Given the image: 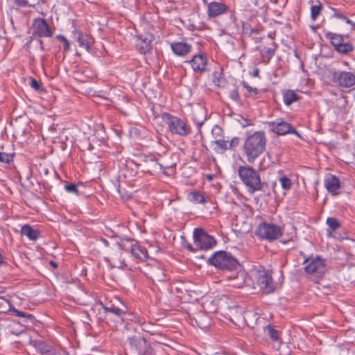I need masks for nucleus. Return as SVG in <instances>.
Instances as JSON below:
<instances>
[{"mask_svg":"<svg viewBox=\"0 0 355 355\" xmlns=\"http://www.w3.org/2000/svg\"><path fill=\"white\" fill-rule=\"evenodd\" d=\"M193 237L194 244L201 250H209L216 243L214 238L207 234L202 229H194Z\"/></svg>","mask_w":355,"mask_h":355,"instance_id":"nucleus-7","label":"nucleus"},{"mask_svg":"<svg viewBox=\"0 0 355 355\" xmlns=\"http://www.w3.org/2000/svg\"><path fill=\"white\" fill-rule=\"evenodd\" d=\"M207 120L206 110L203 107H198L193 113V121L200 129Z\"/></svg>","mask_w":355,"mask_h":355,"instance_id":"nucleus-18","label":"nucleus"},{"mask_svg":"<svg viewBox=\"0 0 355 355\" xmlns=\"http://www.w3.org/2000/svg\"><path fill=\"white\" fill-rule=\"evenodd\" d=\"M16 5L20 6V7H25L28 5V1L27 0H14Z\"/></svg>","mask_w":355,"mask_h":355,"instance_id":"nucleus-44","label":"nucleus"},{"mask_svg":"<svg viewBox=\"0 0 355 355\" xmlns=\"http://www.w3.org/2000/svg\"><path fill=\"white\" fill-rule=\"evenodd\" d=\"M256 0H250L251 2H254L255 4L256 3L254 2Z\"/></svg>","mask_w":355,"mask_h":355,"instance_id":"nucleus-59","label":"nucleus"},{"mask_svg":"<svg viewBox=\"0 0 355 355\" xmlns=\"http://www.w3.org/2000/svg\"><path fill=\"white\" fill-rule=\"evenodd\" d=\"M254 279L259 289L264 293H270L275 289V285L271 275L266 270H257Z\"/></svg>","mask_w":355,"mask_h":355,"instance_id":"nucleus-6","label":"nucleus"},{"mask_svg":"<svg viewBox=\"0 0 355 355\" xmlns=\"http://www.w3.org/2000/svg\"><path fill=\"white\" fill-rule=\"evenodd\" d=\"M327 36L330 40L331 43L335 46L336 49L343 43V40L341 35L329 33L327 34Z\"/></svg>","mask_w":355,"mask_h":355,"instance_id":"nucleus-27","label":"nucleus"},{"mask_svg":"<svg viewBox=\"0 0 355 355\" xmlns=\"http://www.w3.org/2000/svg\"><path fill=\"white\" fill-rule=\"evenodd\" d=\"M267 124L269 130L278 135L295 134L299 136V133L295 130V128L282 119H277L275 121L268 122Z\"/></svg>","mask_w":355,"mask_h":355,"instance_id":"nucleus-9","label":"nucleus"},{"mask_svg":"<svg viewBox=\"0 0 355 355\" xmlns=\"http://www.w3.org/2000/svg\"><path fill=\"white\" fill-rule=\"evenodd\" d=\"M332 81L340 87L349 88L355 85V74L351 71L337 70L332 74Z\"/></svg>","mask_w":355,"mask_h":355,"instance_id":"nucleus-8","label":"nucleus"},{"mask_svg":"<svg viewBox=\"0 0 355 355\" xmlns=\"http://www.w3.org/2000/svg\"><path fill=\"white\" fill-rule=\"evenodd\" d=\"M259 74V70L258 69H256L254 71V76H257Z\"/></svg>","mask_w":355,"mask_h":355,"instance_id":"nucleus-53","label":"nucleus"},{"mask_svg":"<svg viewBox=\"0 0 355 355\" xmlns=\"http://www.w3.org/2000/svg\"><path fill=\"white\" fill-rule=\"evenodd\" d=\"M105 310L107 313H112L119 317H122L128 311V309L125 306L124 309H120L114 305L105 307Z\"/></svg>","mask_w":355,"mask_h":355,"instance_id":"nucleus-26","label":"nucleus"},{"mask_svg":"<svg viewBox=\"0 0 355 355\" xmlns=\"http://www.w3.org/2000/svg\"><path fill=\"white\" fill-rule=\"evenodd\" d=\"M101 241L105 245V246H106V247L109 246V242L106 239H101Z\"/></svg>","mask_w":355,"mask_h":355,"instance_id":"nucleus-49","label":"nucleus"},{"mask_svg":"<svg viewBox=\"0 0 355 355\" xmlns=\"http://www.w3.org/2000/svg\"><path fill=\"white\" fill-rule=\"evenodd\" d=\"M137 355H154V353L152 349H147L143 354L140 352Z\"/></svg>","mask_w":355,"mask_h":355,"instance_id":"nucleus-46","label":"nucleus"},{"mask_svg":"<svg viewBox=\"0 0 355 355\" xmlns=\"http://www.w3.org/2000/svg\"><path fill=\"white\" fill-rule=\"evenodd\" d=\"M38 41H39L40 45H41V48L43 49V42H42V41L41 40H39Z\"/></svg>","mask_w":355,"mask_h":355,"instance_id":"nucleus-55","label":"nucleus"},{"mask_svg":"<svg viewBox=\"0 0 355 355\" xmlns=\"http://www.w3.org/2000/svg\"><path fill=\"white\" fill-rule=\"evenodd\" d=\"M304 263H307L305 266V271L310 275L320 276L325 271L324 260L320 257H315L307 259Z\"/></svg>","mask_w":355,"mask_h":355,"instance_id":"nucleus-11","label":"nucleus"},{"mask_svg":"<svg viewBox=\"0 0 355 355\" xmlns=\"http://www.w3.org/2000/svg\"><path fill=\"white\" fill-rule=\"evenodd\" d=\"M12 312L15 314V315L18 316V317H26V316H27L26 313L20 311H19L17 309L12 310ZM28 317H31V315H28Z\"/></svg>","mask_w":355,"mask_h":355,"instance_id":"nucleus-43","label":"nucleus"},{"mask_svg":"<svg viewBox=\"0 0 355 355\" xmlns=\"http://www.w3.org/2000/svg\"><path fill=\"white\" fill-rule=\"evenodd\" d=\"M324 185L331 195L336 196L339 193L340 182L336 175L331 173L327 174L324 178Z\"/></svg>","mask_w":355,"mask_h":355,"instance_id":"nucleus-14","label":"nucleus"},{"mask_svg":"<svg viewBox=\"0 0 355 355\" xmlns=\"http://www.w3.org/2000/svg\"><path fill=\"white\" fill-rule=\"evenodd\" d=\"M215 143L218 148H220L222 151H225L230 148L229 141H227L219 139L216 141Z\"/></svg>","mask_w":355,"mask_h":355,"instance_id":"nucleus-35","label":"nucleus"},{"mask_svg":"<svg viewBox=\"0 0 355 355\" xmlns=\"http://www.w3.org/2000/svg\"><path fill=\"white\" fill-rule=\"evenodd\" d=\"M255 234L262 239L272 241L282 235V229L277 225L263 222L257 227Z\"/></svg>","mask_w":355,"mask_h":355,"instance_id":"nucleus-5","label":"nucleus"},{"mask_svg":"<svg viewBox=\"0 0 355 355\" xmlns=\"http://www.w3.org/2000/svg\"><path fill=\"white\" fill-rule=\"evenodd\" d=\"M326 223L333 231L336 230L340 226L339 221L336 218L332 217L327 218Z\"/></svg>","mask_w":355,"mask_h":355,"instance_id":"nucleus-29","label":"nucleus"},{"mask_svg":"<svg viewBox=\"0 0 355 355\" xmlns=\"http://www.w3.org/2000/svg\"><path fill=\"white\" fill-rule=\"evenodd\" d=\"M3 262V257H2L1 254H0V265L2 264Z\"/></svg>","mask_w":355,"mask_h":355,"instance_id":"nucleus-54","label":"nucleus"},{"mask_svg":"<svg viewBox=\"0 0 355 355\" xmlns=\"http://www.w3.org/2000/svg\"><path fill=\"white\" fill-rule=\"evenodd\" d=\"M243 86L250 94H253L254 95H257L259 94L258 89L257 88L252 87L246 82L243 83Z\"/></svg>","mask_w":355,"mask_h":355,"instance_id":"nucleus-40","label":"nucleus"},{"mask_svg":"<svg viewBox=\"0 0 355 355\" xmlns=\"http://www.w3.org/2000/svg\"><path fill=\"white\" fill-rule=\"evenodd\" d=\"M239 144V138L234 137L230 141H229L230 148L236 147Z\"/></svg>","mask_w":355,"mask_h":355,"instance_id":"nucleus-41","label":"nucleus"},{"mask_svg":"<svg viewBox=\"0 0 355 355\" xmlns=\"http://www.w3.org/2000/svg\"><path fill=\"white\" fill-rule=\"evenodd\" d=\"M279 182L284 190H288L292 185L291 180L286 176L280 178Z\"/></svg>","mask_w":355,"mask_h":355,"instance_id":"nucleus-33","label":"nucleus"},{"mask_svg":"<svg viewBox=\"0 0 355 355\" xmlns=\"http://www.w3.org/2000/svg\"><path fill=\"white\" fill-rule=\"evenodd\" d=\"M167 123L170 130L174 134L187 136L190 132V128L185 122L176 116H169Z\"/></svg>","mask_w":355,"mask_h":355,"instance_id":"nucleus-12","label":"nucleus"},{"mask_svg":"<svg viewBox=\"0 0 355 355\" xmlns=\"http://www.w3.org/2000/svg\"><path fill=\"white\" fill-rule=\"evenodd\" d=\"M34 347L37 352L40 354V355H49L51 347L42 341H35Z\"/></svg>","mask_w":355,"mask_h":355,"instance_id":"nucleus-23","label":"nucleus"},{"mask_svg":"<svg viewBox=\"0 0 355 355\" xmlns=\"http://www.w3.org/2000/svg\"><path fill=\"white\" fill-rule=\"evenodd\" d=\"M30 85L35 91L40 92L43 90L42 85L35 78L31 79Z\"/></svg>","mask_w":355,"mask_h":355,"instance_id":"nucleus-36","label":"nucleus"},{"mask_svg":"<svg viewBox=\"0 0 355 355\" xmlns=\"http://www.w3.org/2000/svg\"><path fill=\"white\" fill-rule=\"evenodd\" d=\"M131 254L135 258L144 261L148 258V252L145 248L139 245H132Z\"/></svg>","mask_w":355,"mask_h":355,"instance_id":"nucleus-21","label":"nucleus"},{"mask_svg":"<svg viewBox=\"0 0 355 355\" xmlns=\"http://www.w3.org/2000/svg\"><path fill=\"white\" fill-rule=\"evenodd\" d=\"M352 25L353 26L352 29L354 30L355 29V23L352 22Z\"/></svg>","mask_w":355,"mask_h":355,"instance_id":"nucleus-58","label":"nucleus"},{"mask_svg":"<svg viewBox=\"0 0 355 355\" xmlns=\"http://www.w3.org/2000/svg\"><path fill=\"white\" fill-rule=\"evenodd\" d=\"M125 266V263H124V261H121L119 264V266H117L116 267L117 268H123L124 266Z\"/></svg>","mask_w":355,"mask_h":355,"instance_id":"nucleus-51","label":"nucleus"},{"mask_svg":"<svg viewBox=\"0 0 355 355\" xmlns=\"http://www.w3.org/2000/svg\"><path fill=\"white\" fill-rule=\"evenodd\" d=\"M336 49L340 53H347L352 51L353 47L350 44L342 43Z\"/></svg>","mask_w":355,"mask_h":355,"instance_id":"nucleus-32","label":"nucleus"},{"mask_svg":"<svg viewBox=\"0 0 355 355\" xmlns=\"http://www.w3.org/2000/svg\"><path fill=\"white\" fill-rule=\"evenodd\" d=\"M33 36L39 37H50L53 32L45 19L42 18L35 19L32 25Z\"/></svg>","mask_w":355,"mask_h":355,"instance_id":"nucleus-13","label":"nucleus"},{"mask_svg":"<svg viewBox=\"0 0 355 355\" xmlns=\"http://www.w3.org/2000/svg\"><path fill=\"white\" fill-rule=\"evenodd\" d=\"M0 162L5 164H10L12 162V155L6 153H0Z\"/></svg>","mask_w":355,"mask_h":355,"instance_id":"nucleus-34","label":"nucleus"},{"mask_svg":"<svg viewBox=\"0 0 355 355\" xmlns=\"http://www.w3.org/2000/svg\"><path fill=\"white\" fill-rule=\"evenodd\" d=\"M344 20L346 21V23H347V24H351V25H352V20H350L349 19H348V18H347V17H346V19H345Z\"/></svg>","mask_w":355,"mask_h":355,"instance_id":"nucleus-52","label":"nucleus"},{"mask_svg":"<svg viewBox=\"0 0 355 355\" xmlns=\"http://www.w3.org/2000/svg\"><path fill=\"white\" fill-rule=\"evenodd\" d=\"M187 249H188L191 252H195L194 248L192 246L191 244H187L186 245Z\"/></svg>","mask_w":355,"mask_h":355,"instance_id":"nucleus-48","label":"nucleus"},{"mask_svg":"<svg viewBox=\"0 0 355 355\" xmlns=\"http://www.w3.org/2000/svg\"><path fill=\"white\" fill-rule=\"evenodd\" d=\"M64 189L69 193H72L75 194H77L78 192L77 186L74 184H66L64 186Z\"/></svg>","mask_w":355,"mask_h":355,"instance_id":"nucleus-39","label":"nucleus"},{"mask_svg":"<svg viewBox=\"0 0 355 355\" xmlns=\"http://www.w3.org/2000/svg\"><path fill=\"white\" fill-rule=\"evenodd\" d=\"M332 10L334 11V16L338 19H346V17L344 16L342 13L338 12L336 9L332 8Z\"/></svg>","mask_w":355,"mask_h":355,"instance_id":"nucleus-42","label":"nucleus"},{"mask_svg":"<svg viewBox=\"0 0 355 355\" xmlns=\"http://www.w3.org/2000/svg\"><path fill=\"white\" fill-rule=\"evenodd\" d=\"M51 264L53 266V267H56L57 265L53 262V261H51Z\"/></svg>","mask_w":355,"mask_h":355,"instance_id":"nucleus-57","label":"nucleus"},{"mask_svg":"<svg viewBox=\"0 0 355 355\" xmlns=\"http://www.w3.org/2000/svg\"><path fill=\"white\" fill-rule=\"evenodd\" d=\"M263 333L266 336H268L273 341L279 340V333L278 331L275 329L272 326L267 325L263 327Z\"/></svg>","mask_w":355,"mask_h":355,"instance_id":"nucleus-25","label":"nucleus"},{"mask_svg":"<svg viewBox=\"0 0 355 355\" xmlns=\"http://www.w3.org/2000/svg\"><path fill=\"white\" fill-rule=\"evenodd\" d=\"M63 44H64L63 51L64 53H67L68 51H70V43H69V40H67Z\"/></svg>","mask_w":355,"mask_h":355,"instance_id":"nucleus-45","label":"nucleus"},{"mask_svg":"<svg viewBox=\"0 0 355 355\" xmlns=\"http://www.w3.org/2000/svg\"><path fill=\"white\" fill-rule=\"evenodd\" d=\"M188 62L195 72L202 73L206 71L207 59L203 53L194 55Z\"/></svg>","mask_w":355,"mask_h":355,"instance_id":"nucleus-15","label":"nucleus"},{"mask_svg":"<svg viewBox=\"0 0 355 355\" xmlns=\"http://www.w3.org/2000/svg\"><path fill=\"white\" fill-rule=\"evenodd\" d=\"M241 125H242L243 127H246V126L252 125V123H249L248 121L245 120V122L244 123H241Z\"/></svg>","mask_w":355,"mask_h":355,"instance_id":"nucleus-50","label":"nucleus"},{"mask_svg":"<svg viewBox=\"0 0 355 355\" xmlns=\"http://www.w3.org/2000/svg\"><path fill=\"white\" fill-rule=\"evenodd\" d=\"M239 178L248 187V191L253 193L262 189V183L257 172L250 166H241L238 169Z\"/></svg>","mask_w":355,"mask_h":355,"instance_id":"nucleus-2","label":"nucleus"},{"mask_svg":"<svg viewBox=\"0 0 355 355\" xmlns=\"http://www.w3.org/2000/svg\"><path fill=\"white\" fill-rule=\"evenodd\" d=\"M207 15L209 19L216 18L220 16H227L228 20L221 25L227 26L233 22V15L230 7L222 1H212L207 3Z\"/></svg>","mask_w":355,"mask_h":355,"instance_id":"nucleus-3","label":"nucleus"},{"mask_svg":"<svg viewBox=\"0 0 355 355\" xmlns=\"http://www.w3.org/2000/svg\"><path fill=\"white\" fill-rule=\"evenodd\" d=\"M322 9V5L318 3V5H313L311 7V17L313 20H315L318 16L320 15Z\"/></svg>","mask_w":355,"mask_h":355,"instance_id":"nucleus-31","label":"nucleus"},{"mask_svg":"<svg viewBox=\"0 0 355 355\" xmlns=\"http://www.w3.org/2000/svg\"><path fill=\"white\" fill-rule=\"evenodd\" d=\"M190 200L199 204H204L207 202L206 198L201 193L197 192L191 193Z\"/></svg>","mask_w":355,"mask_h":355,"instance_id":"nucleus-28","label":"nucleus"},{"mask_svg":"<svg viewBox=\"0 0 355 355\" xmlns=\"http://www.w3.org/2000/svg\"><path fill=\"white\" fill-rule=\"evenodd\" d=\"M20 233L22 236H26L31 241H35L38 239L40 234V232L30 226L29 225H24L21 227Z\"/></svg>","mask_w":355,"mask_h":355,"instance_id":"nucleus-19","label":"nucleus"},{"mask_svg":"<svg viewBox=\"0 0 355 355\" xmlns=\"http://www.w3.org/2000/svg\"><path fill=\"white\" fill-rule=\"evenodd\" d=\"M152 37L153 36L149 34L139 37L137 47L141 53H145L150 50Z\"/></svg>","mask_w":355,"mask_h":355,"instance_id":"nucleus-17","label":"nucleus"},{"mask_svg":"<svg viewBox=\"0 0 355 355\" xmlns=\"http://www.w3.org/2000/svg\"><path fill=\"white\" fill-rule=\"evenodd\" d=\"M284 102L286 105H290L298 100L297 95L294 90L288 89L283 92Z\"/></svg>","mask_w":355,"mask_h":355,"instance_id":"nucleus-22","label":"nucleus"},{"mask_svg":"<svg viewBox=\"0 0 355 355\" xmlns=\"http://www.w3.org/2000/svg\"><path fill=\"white\" fill-rule=\"evenodd\" d=\"M208 262L218 269H227L229 271L239 267L237 260L231 254L224 251L215 252L209 257Z\"/></svg>","mask_w":355,"mask_h":355,"instance_id":"nucleus-4","label":"nucleus"},{"mask_svg":"<svg viewBox=\"0 0 355 355\" xmlns=\"http://www.w3.org/2000/svg\"><path fill=\"white\" fill-rule=\"evenodd\" d=\"M226 277L230 282V285L235 288H241L244 285H248L250 283V278L248 274L244 270H239L237 269H233L231 271L227 272Z\"/></svg>","mask_w":355,"mask_h":355,"instance_id":"nucleus-10","label":"nucleus"},{"mask_svg":"<svg viewBox=\"0 0 355 355\" xmlns=\"http://www.w3.org/2000/svg\"><path fill=\"white\" fill-rule=\"evenodd\" d=\"M78 34V42L80 47L85 49L87 51H89L90 38L88 35H83L80 33Z\"/></svg>","mask_w":355,"mask_h":355,"instance_id":"nucleus-24","label":"nucleus"},{"mask_svg":"<svg viewBox=\"0 0 355 355\" xmlns=\"http://www.w3.org/2000/svg\"><path fill=\"white\" fill-rule=\"evenodd\" d=\"M267 138L264 132L257 131L248 135L243 145V155L248 163H254L266 150Z\"/></svg>","mask_w":355,"mask_h":355,"instance_id":"nucleus-1","label":"nucleus"},{"mask_svg":"<svg viewBox=\"0 0 355 355\" xmlns=\"http://www.w3.org/2000/svg\"><path fill=\"white\" fill-rule=\"evenodd\" d=\"M229 96L233 101L238 102L240 100V96L237 88H234L230 91Z\"/></svg>","mask_w":355,"mask_h":355,"instance_id":"nucleus-37","label":"nucleus"},{"mask_svg":"<svg viewBox=\"0 0 355 355\" xmlns=\"http://www.w3.org/2000/svg\"><path fill=\"white\" fill-rule=\"evenodd\" d=\"M207 178H208L209 180H212V178H213V175H207Z\"/></svg>","mask_w":355,"mask_h":355,"instance_id":"nucleus-56","label":"nucleus"},{"mask_svg":"<svg viewBox=\"0 0 355 355\" xmlns=\"http://www.w3.org/2000/svg\"><path fill=\"white\" fill-rule=\"evenodd\" d=\"M57 39H58L59 40H60L61 42H62L63 43L68 40L64 35H58L56 36Z\"/></svg>","mask_w":355,"mask_h":355,"instance_id":"nucleus-47","label":"nucleus"},{"mask_svg":"<svg viewBox=\"0 0 355 355\" xmlns=\"http://www.w3.org/2000/svg\"><path fill=\"white\" fill-rule=\"evenodd\" d=\"M49 355H68L67 352L64 349H54L51 347Z\"/></svg>","mask_w":355,"mask_h":355,"instance_id":"nucleus-38","label":"nucleus"},{"mask_svg":"<svg viewBox=\"0 0 355 355\" xmlns=\"http://www.w3.org/2000/svg\"><path fill=\"white\" fill-rule=\"evenodd\" d=\"M128 342L131 349L137 354H139L141 348L145 345V340L141 336H134L130 337L128 338Z\"/></svg>","mask_w":355,"mask_h":355,"instance_id":"nucleus-20","label":"nucleus"},{"mask_svg":"<svg viewBox=\"0 0 355 355\" xmlns=\"http://www.w3.org/2000/svg\"><path fill=\"white\" fill-rule=\"evenodd\" d=\"M171 49L176 55L183 57L191 51L192 46L187 42H178L171 43Z\"/></svg>","mask_w":355,"mask_h":355,"instance_id":"nucleus-16","label":"nucleus"},{"mask_svg":"<svg viewBox=\"0 0 355 355\" xmlns=\"http://www.w3.org/2000/svg\"><path fill=\"white\" fill-rule=\"evenodd\" d=\"M275 49L274 48L264 47L260 50V53L263 58L270 60L275 55Z\"/></svg>","mask_w":355,"mask_h":355,"instance_id":"nucleus-30","label":"nucleus"}]
</instances>
